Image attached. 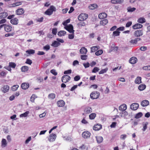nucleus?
<instances>
[{"instance_id": "obj_48", "label": "nucleus", "mask_w": 150, "mask_h": 150, "mask_svg": "<svg viewBox=\"0 0 150 150\" xmlns=\"http://www.w3.org/2000/svg\"><path fill=\"white\" fill-rule=\"evenodd\" d=\"M120 32L117 30L116 31H115L113 32V36H119L120 35Z\"/></svg>"}, {"instance_id": "obj_61", "label": "nucleus", "mask_w": 150, "mask_h": 150, "mask_svg": "<svg viewBox=\"0 0 150 150\" xmlns=\"http://www.w3.org/2000/svg\"><path fill=\"white\" fill-rule=\"evenodd\" d=\"M80 79V77L79 76L77 75L74 77V80L75 81H77Z\"/></svg>"}, {"instance_id": "obj_23", "label": "nucleus", "mask_w": 150, "mask_h": 150, "mask_svg": "<svg viewBox=\"0 0 150 150\" xmlns=\"http://www.w3.org/2000/svg\"><path fill=\"white\" fill-rule=\"evenodd\" d=\"M8 14L7 12H4L0 13V19L4 18L7 17Z\"/></svg>"}, {"instance_id": "obj_37", "label": "nucleus", "mask_w": 150, "mask_h": 150, "mask_svg": "<svg viewBox=\"0 0 150 150\" xmlns=\"http://www.w3.org/2000/svg\"><path fill=\"white\" fill-rule=\"evenodd\" d=\"M60 45V43L56 41H54L52 44L51 45L55 47H57Z\"/></svg>"}, {"instance_id": "obj_27", "label": "nucleus", "mask_w": 150, "mask_h": 150, "mask_svg": "<svg viewBox=\"0 0 150 150\" xmlns=\"http://www.w3.org/2000/svg\"><path fill=\"white\" fill-rule=\"evenodd\" d=\"M98 7V5L96 4H91L88 6V8L90 9L93 10L96 8Z\"/></svg>"}, {"instance_id": "obj_52", "label": "nucleus", "mask_w": 150, "mask_h": 150, "mask_svg": "<svg viewBox=\"0 0 150 150\" xmlns=\"http://www.w3.org/2000/svg\"><path fill=\"white\" fill-rule=\"evenodd\" d=\"M120 114H121V115L120 116L121 117H124L125 116H127L128 115V112L126 111H125L124 112H122V113H120Z\"/></svg>"}, {"instance_id": "obj_30", "label": "nucleus", "mask_w": 150, "mask_h": 150, "mask_svg": "<svg viewBox=\"0 0 150 150\" xmlns=\"http://www.w3.org/2000/svg\"><path fill=\"white\" fill-rule=\"evenodd\" d=\"M108 23V21L107 19H104L100 21V24L103 25H105Z\"/></svg>"}, {"instance_id": "obj_6", "label": "nucleus", "mask_w": 150, "mask_h": 150, "mask_svg": "<svg viewBox=\"0 0 150 150\" xmlns=\"http://www.w3.org/2000/svg\"><path fill=\"white\" fill-rule=\"evenodd\" d=\"M56 137L57 136L55 134L53 133L50 134L49 136V141L50 142H54L55 140Z\"/></svg>"}, {"instance_id": "obj_57", "label": "nucleus", "mask_w": 150, "mask_h": 150, "mask_svg": "<svg viewBox=\"0 0 150 150\" xmlns=\"http://www.w3.org/2000/svg\"><path fill=\"white\" fill-rule=\"evenodd\" d=\"M50 72L54 76H56L57 74V73L55 69H52L50 71Z\"/></svg>"}, {"instance_id": "obj_64", "label": "nucleus", "mask_w": 150, "mask_h": 150, "mask_svg": "<svg viewBox=\"0 0 150 150\" xmlns=\"http://www.w3.org/2000/svg\"><path fill=\"white\" fill-rule=\"evenodd\" d=\"M143 69L146 70H150V66L144 67H143Z\"/></svg>"}, {"instance_id": "obj_16", "label": "nucleus", "mask_w": 150, "mask_h": 150, "mask_svg": "<svg viewBox=\"0 0 150 150\" xmlns=\"http://www.w3.org/2000/svg\"><path fill=\"white\" fill-rule=\"evenodd\" d=\"M102 128V126L99 124H97L95 125L93 127V129L95 131H98Z\"/></svg>"}, {"instance_id": "obj_11", "label": "nucleus", "mask_w": 150, "mask_h": 150, "mask_svg": "<svg viewBox=\"0 0 150 150\" xmlns=\"http://www.w3.org/2000/svg\"><path fill=\"white\" fill-rule=\"evenodd\" d=\"M4 29L5 31L7 32H9L11 31L12 27L10 25L5 24V26L4 27Z\"/></svg>"}, {"instance_id": "obj_15", "label": "nucleus", "mask_w": 150, "mask_h": 150, "mask_svg": "<svg viewBox=\"0 0 150 150\" xmlns=\"http://www.w3.org/2000/svg\"><path fill=\"white\" fill-rule=\"evenodd\" d=\"M127 109V106L126 104H123L121 105L119 107V109L120 110L124 111Z\"/></svg>"}, {"instance_id": "obj_17", "label": "nucleus", "mask_w": 150, "mask_h": 150, "mask_svg": "<svg viewBox=\"0 0 150 150\" xmlns=\"http://www.w3.org/2000/svg\"><path fill=\"white\" fill-rule=\"evenodd\" d=\"M80 52L83 54H85L87 52V50L85 47H82L80 50Z\"/></svg>"}, {"instance_id": "obj_39", "label": "nucleus", "mask_w": 150, "mask_h": 150, "mask_svg": "<svg viewBox=\"0 0 150 150\" xmlns=\"http://www.w3.org/2000/svg\"><path fill=\"white\" fill-rule=\"evenodd\" d=\"M48 97L49 99H53L55 97V95L54 93H51L49 95Z\"/></svg>"}, {"instance_id": "obj_26", "label": "nucleus", "mask_w": 150, "mask_h": 150, "mask_svg": "<svg viewBox=\"0 0 150 150\" xmlns=\"http://www.w3.org/2000/svg\"><path fill=\"white\" fill-rule=\"evenodd\" d=\"M149 104V101L147 100H144L142 101L141 103V105L143 107H145L147 106Z\"/></svg>"}, {"instance_id": "obj_36", "label": "nucleus", "mask_w": 150, "mask_h": 150, "mask_svg": "<svg viewBox=\"0 0 150 150\" xmlns=\"http://www.w3.org/2000/svg\"><path fill=\"white\" fill-rule=\"evenodd\" d=\"M146 88V86L144 84H141L139 86L138 89L140 91L144 90Z\"/></svg>"}, {"instance_id": "obj_45", "label": "nucleus", "mask_w": 150, "mask_h": 150, "mask_svg": "<svg viewBox=\"0 0 150 150\" xmlns=\"http://www.w3.org/2000/svg\"><path fill=\"white\" fill-rule=\"evenodd\" d=\"M29 113V112L28 111H26L25 113L22 114L20 115V117H26L27 115H28V114Z\"/></svg>"}, {"instance_id": "obj_18", "label": "nucleus", "mask_w": 150, "mask_h": 150, "mask_svg": "<svg viewBox=\"0 0 150 150\" xmlns=\"http://www.w3.org/2000/svg\"><path fill=\"white\" fill-rule=\"evenodd\" d=\"M57 103L59 107H63L65 104L64 102L62 100H60L57 101Z\"/></svg>"}, {"instance_id": "obj_33", "label": "nucleus", "mask_w": 150, "mask_h": 150, "mask_svg": "<svg viewBox=\"0 0 150 150\" xmlns=\"http://www.w3.org/2000/svg\"><path fill=\"white\" fill-rule=\"evenodd\" d=\"M28 67L27 66H23L21 68V70L22 72H25L28 71Z\"/></svg>"}, {"instance_id": "obj_55", "label": "nucleus", "mask_w": 150, "mask_h": 150, "mask_svg": "<svg viewBox=\"0 0 150 150\" xmlns=\"http://www.w3.org/2000/svg\"><path fill=\"white\" fill-rule=\"evenodd\" d=\"M87 55H81V58L83 60H86L87 58Z\"/></svg>"}, {"instance_id": "obj_46", "label": "nucleus", "mask_w": 150, "mask_h": 150, "mask_svg": "<svg viewBox=\"0 0 150 150\" xmlns=\"http://www.w3.org/2000/svg\"><path fill=\"white\" fill-rule=\"evenodd\" d=\"M26 52L29 54H33L35 53V51L33 50H28L26 51Z\"/></svg>"}, {"instance_id": "obj_42", "label": "nucleus", "mask_w": 150, "mask_h": 150, "mask_svg": "<svg viewBox=\"0 0 150 150\" xmlns=\"http://www.w3.org/2000/svg\"><path fill=\"white\" fill-rule=\"evenodd\" d=\"M143 115V114L141 112H139L135 116V118L136 119H138L139 118L141 117Z\"/></svg>"}, {"instance_id": "obj_32", "label": "nucleus", "mask_w": 150, "mask_h": 150, "mask_svg": "<svg viewBox=\"0 0 150 150\" xmlns=\"http://www.w3.org/2000/svg\"><path fill=\"white\" fill-rule=\"evenodd\" d=\"M97 142L98 143H100L102 142L103 140L102 137L101 136H96V137Z\"/></svg>"}, {"instance_id": "obj_25", "label": "nucleus", "mask_w": 150, "mask_h": 150, "mask_svg": "<svg viewBox=\"0 0 150 150\" xmlns=\"http://www.w3.org/2000/svg\"><path fill=\"white\" fill-rule=\"evenodd\" d=\"M99 48V46H95L91 47V52H93L97 51Z\"/></svg>"}, {"instance_id": "obj_49", "label": "nucleus", "mask_w": 150, "mask_h": 150, "mask_svg": "<svg viewBox=\"0 0 150 150\" xmlns=\"http://www.w3.org/2000/svg\"><path fill=\"white\" fill-rule=\"evenodd\" d=\"M37 97L35 94H33L30 97V100L31 102L34 103L35 99Z\"/></svg>"}, {"instance_id": "obj_63", "label": "nucleus", "mask_w": 150, "mask_h": 150, "mask_svg": "<svg viewBox=\"0 0 150 150\" xmlns=\"http://www.w3.org/2000/svg\"><path fill=\"white\" fill-rule=\"evenodd\" d=\"M50 46L49 45H46L43 47V49L44 50L47 51L50 49Z\"/></svg>"}, {"instance_id": "obj_60", "label": "nucleus", "mask_w": 150, "mask_h": 150, "mask_svg": "<svg viewBox=\"0 0 150 150\" xmlns=\"http://www.w3.org/2000/svg\"><path fill=\"white\" fill-rule=\"evenodd\" d=\"M14 35V33H8L5 35V36L6 37H8L10 36H13Z\"/></svg>"}, {"instance_id": "obj_44", "label": "nucleus", "mask_w": 150, "mask_h": 150, "mask_svg": "<svg viewBox=\"0 0 150 150\" xmlns=\"http://www.w3.org/2000/svg\"><path fill=\"white\" fill-rule=\"evenodd\" d=\"M96 114L95 113H92L89 115V119L91 120L94 119L96 117Z\"/></svg>"}, {"instance_id": "obj_1", "label": "nucleus", "mask_w": 150, "mask_h": 150, "mask_svg": "<svg viewBox=\"0 0 150 150\" xmlns=\"http://www.w3.org/2000/svg\"><path fill=\"white\" fill-rule=\"evenodd\" d=\"M56 9L55 7L53 6H51L50 8H48L44 13V14L46 15L50 16L52 15L54 11H55Z\"/></svg>"}, {"instance_id": "obj_34", "label": "nucleus", "mask_w": 150, "mask_h": 150, "mask_svg": "<svg viewBox=\"0 0 150 150\" xmlns=\"http://www.w3.org/2000/svg\"><path fill=\"white\" fill-rule=\"evenodd\" d=\"M66 32L64 30H61L59 31L58 33V35L59 36H64L66 34Z\"/></svg>"}, {"instance_id": "obj_12", "label": "nucleus", "mask_w": 150, "mask_h": 150, "mask_svg": "<svg viewBox=\"0 0 150 150\" xmlns=\"http://www.w3.org/2000/svg\"><path fill=\"white\" fill-rule=\"evenodd\" d=\"M139 105L138 103H134L132 104L130 106L131 109L133 110H136L138 108Z\"/></svg>"}, {"instance_id": "obj_59", "label": "nucleus", "mask_w": 150, "mask_h": 150, "mask_svg": "<svg viewBox=\"0 0 150 150\" xmlns=\"http://www.w3.org/2000/svg\"><path fill=\"white\" fill-rule=\"evenodd\" d=\"M25 63L29 65H31L32 63V61L29 59H27L25 62Z\"/></svg>"}, {"instance_id": "obj_5", "label": "nucleus", "mask_w": 150, "mask_h": 150, "mask_svg": "<svg viewBox=\"0 0 150 150\" xmlns=\"http://www.w3.org/2000/svg\"><path fill=\"white\" fill-rule=\"evenodd\" d=\"M91 135V134L89 132L85 131L83 132L82 136L84 139H87L90 138Z\"/></svg>"}, {"instance_id": "obj_43", "label": "nucleus", "mask_w": 150, "mask_h": 150, "mask_svg": "<svg viewBox=\"0 0 150 150\" xmlns=\"http://www.w3.org/2000/svg\"><path fill=\"white\" fill-rule=\"evenodd\" d=\"M136 9V8H135L133 7L132 8L131 7L129 6L127 8V10L128 12H133L134 11H135Z\"/></svg>"}, {"instance_id": "obj_21", "label": "nucleus", "mask_w": 150, "mask_h": 150, "mask_svg": "<svg viewBox=\"0 0 150 150\" xmlns=\"http://www.w3.org/2000/svg\"><path fill=\"white\" fill-rule=\"evenodd\" d=\"M141 40L142 39L140 38H137L131 40L130 42L132 44H136L138 41Z\"/></svg>"}, {"instance_id": "obj_50", "label": "nucleus", "mask_w": 150, "mask_h": 150, "mask_svg": "<svg viewBox=\"0 0 150 150\" xmlns=\"http://www.w3.org/2000/svg\"><path fill=\"white\" fill-rule=\"evenodd\" d=\"M19 87V86L18 85H16L13 86L12 87V90L13 91H16L18 87Z\"/></svg>"}, {"instance_id": "obj_53", "label": "nucleus", "mask_w": 150, "mask_h": 150, "mask_svg": "<svg viewBox=\"0 0 150 150\" xmlns=\"http://www.w3.org/2000/svg\"><path fill=\"white\" fill-rule=\"evenodd\" d=\"M21 4V2L20 1L17 2L13 3L12 5L13 6H19Z\"/></svg>"}, {"instance_id": "obj_31", "label": "nucleus", "mask_w": 150, "mask_h": 150, "mask_svg": "<svg viewBox=\"0 0 150 150\" xmlns=\"http://www.w3.org/2000/svg\"><path fill=\"white\" fill-rule=\"evenodd\" d=\"M145 19L143 17L139 18L137 20V22L141 23H143L146 22Z\"/></svg>"}, {"instance_id": "obj_24", "label": "nucleus", "mask_w": 150, "mask_h": 150, "mask_svg": "<svg viewBox=\"0 0 150 150\" xmlns=\"http://www.w3.org/2000/svg\"><path fill=\"white\" fill-rule=\"evenodd\" d=\"M11 23L13 25H17L18 23V20L16 18L11 19L10 21Z\"/></svg>"}, {"instance_id": "obj_7", "label": "nucleus", "mask_w": 150, "mask_h": 150, "mask_svg": "<svg viewBox=\"0 0 150 150\" xmlns=\"http://www.w3.org/2000/svg\"><path fill=\"white\" fill-rule=\"evenodd\" d=\"M65 29L70 33H74V30H73V27L72 25L70 24L69 25L67 26Z\"/></svg>"}, {"instance_id": "obj_20", "label": "nucleus", "mask_w": 150, "mask_h": 150, "mask_svg": "<svg viewBox=\"0 0 150 150\" xmlns=\"http://www.w3.org/2000/svg\"><path fill=\"white\" fill-rule=\"evenodd\" d=\"M142 27L143 25L142 24L137 23L134 25L132 26V28L134 29H136L141 28H142Z\"/></svg>"}, {"instance_id": "obj_38", "label": "nucleus", "mask_w": 150, "mask_h": 150, "mask_svg": "<svg viewBox=\"0 0 150 150\" xmlns=\"http://www.w3.org/2000/svg\"><path fill=\"white\" fill-rule=\"evenodd\" d=\"M141 77H137L135 81V82L136 83L140 84L141 83Z\"/></svg>"}, {"instance_id": "obj_56", "label": "nucleus", "mask_w": 150, "mask_h": 150, "mask_svg": "<svg viewBox=\"0 0 150 150\" xmlns=\"http://www.w3.org/2000/svg\"><path fill=\"white\" fill-rule=\"evenodd\" d=\"M70 19H68L63 22L62 24L64 26H66L68 23H69L70 22Z\"/></svg>"}, {"instance_id": "obj_22", "label": "nucleus", "mask_w": 150, "mask_h": 150, "mask_svg": "<svg viewBox=\"0 0 150 150\" xmlns=\"http://www.w3.org/2000/svg\"><path fill=\"white\" fill-rule=\"evenodd\" d=\"M107 14L105 13H100L98 15V17L100 19H103L106 18L107 17Z\"/></svg>"}, {"instance_id": "obj_14", "label": "nucleus", "mask_w": 150, "mask_h": 150, "mask_svg": "<svg viewBox=\"0 0 150 150\" xmlns=\"http://www.w3.org/2000/svg\"><path fill=\"white\" fill-rule=\"evenodd\" d=\"M21 86L23 89L26 90L28 88L29 84L28 83H23L21 84Z\"/></svg>"}, {"instance_id": "obj_4", "label": "nucleus", "mask_w": 150, "mask_h": 150, "mask_svg": "<svg viewBox=\"0 0 150 150\" xmlns=\"http://www.w3.org/2000/svg\"><path fill=\"white\" fill-rule=\"evenodd\" d=\"M100 95L99 93L97 91H94L91 93L90 97L92 99H96L98 98Z\"/></svg>"}, {"instance_id": "obj_41", "label": "nucleus", "mask_w": 150, "mask_h": 150, "mask_svg": "<svg viewBox=\"0 0 150 150\" xmlns=\"http://www.w3.org/2000/svg\"><path fill=\"white\" fill-rule=\"evenodd\" d=\"M108 68H106L105 69H102L99 72V74H103L105 73L108 70Z\"/></svg>"}, {"instance_id": "obj_2", "label": "nucleus", "mask_w": 150, "mask_h": 150, "mask_svg": "<svg viewBox=\"0 0 150 150\" xmlns=\"http://www.w3.org/2000/svg\"><path fill=\"white\" fill-rule=\"evenodd\" d=\"M71 78V77L69 76L68 75H64L62 77V81L63 83H66L70 81Z\"/></svg>"}, {"instance_id": "obj_54", "label": "nucleus", "mask_w": 150, "mask_h": 150, "mask_svg": "<svg viewBox=\"0 0 150 150\" xmlns=\"http://www.w3.org/2000/svg\"><path fill=\"white\" fill-rule=\"evenodd\" d=\"M57 31V29L56 28H53L52 30V33L54 35H56Z\"/></svg>"}, {"instance_id": "obj_28", "label": "nucleus", "mask_w": 150, "mask_h": 150, "mask_svg": "<svg viewBox=\"0 0 150 150\" xmlns=\"http://www.w3.org/2000/svg\"><path fill=\"white\" fill-rule=\"evenodd\" d=\"M7 145L6 141L5 139H3L1 141V146L2 148L5 147Z\"/></svg>"}, {"instance_id": "obj_51", "label": "nucleus", "mask_w": 150, "mask_h": 150, "mask_svg": "<svg viewBox=\"0 0 150 150\" xmlns=\"http://www.w3.org/2000/svg\"><path fill=\"white\" fill-rule=\"evenodd\" d=\"M99 70V68L97 67H95L93 69V70L92 71V73H96Z\"/></svg>"}, {"instance_id": "obj_35", "label": "nucleus", "mask_w": 150, "mask_h": 150, "mask_svg": "<svg viewBox=\"0 0 150 150\" xmlns=\"http://www.w3.org/2000/svg\"><path fill=\"white\" fill-rule=\"evenodd\" d=\"M80 21L79 23H78L77 25L78 27H80L82 26H84L85 25V23L83 21Z\"/></svg>"}, {"instance_id": "obj_10", "label": "nucleus", "mask_w": 150, "mask_h": 150, "mask_svg": "<svg viewBox=\"0 0 150 150\" xmlns=\"http://www.w3.org/2000/svg\"><path fill=\"white\" fill-rule=\"evenodd\" d=\"M134 35L137 37H139L143 35V31L141 30H136L134 33Z\"/></svg>"}, {"instance_id": "obj_19", "label": "nucleus", "mask_w": 150, "mask_h": 150, "mask_svg": "<svg viewBox=\"0 0 150 150\" xmlns=\"http://www.w3.org/2000/svg\"><path fill=\"white\" fill-rule=\"evenodd\" d=\"M137 58L135 57H132L130 58L129 60V62L131 64H134L136 63L137 61Z\"/></svg>"}, {"instance_id": "obj_3", "label": "nucleus", "mask_w": 150, "mask_h": 150, "mask_svg": "<svg viewBox=\"0 0 150 150\" xmlns=\"http://www.w3.org/2000/svg\"><path fill=\"white\" fill-rule=\"evenodd\" d=\"M88 17L87 14L85 13H81L78 17V19L79 21H83L86 20Z\"/></svg>"}, {"instance_id": "obj_8", "label": "nucleus", "mask_w": 150, "mask_h": 150, "mask_svg": "<svg viewBox=\"0 0 150 150\" xmlns=\"http://www.w3.org/2000/svg\"><path fill=\"white\" fill-rule=\"evenodd\" d=\"M9 89V87L8 85H4L1 88V90L2 91L5 93L8 91Z\"/></svg>"}, {"instance_id": "obj_47", "label": "nucleus", "mask_w": 150, "mask_h": 150, "mask_svg": "<svg viewBox=\"0 0 150 150\" xmlns=\"http://www.w3.org/2000/svg\"><path fill=\"white\" fill-rule=\"evenodd\" d=\"M103 53V51L102 50H100L95 52V54L96 56H99Z\"/></svg>"}, {"instance_id": "obj_40", "label": "nucleus", "mask_w": 150, "mask_h": 150, "mask_svg": "<svg viewBox=\"0 0 150 150\" xmlns=\"http://www.w3.org/2000/svg\"><path fill=\"white\" fill-rule=\"evenodd\" d=\"M16 66V64L13 62H10L9 63V67L15 68Z\"/></svg>"}, {"instance_id": "obj_9", "label": "nucleus", "mask_w": 150, "mask_h": 150, "mask_svg": "<svg viewBox=\"0 0 150 150\" xmlns=\"http://www.w3.org/2000/svg\"><path fill=\"white\" fill-rule=\"evenodd\" d=\"M25 12L23 8H18L16 11V13L18 15H22Z\"/></svg>"}, {"instance_id": "obj_13", "label": "nucleus", "mask_w": 150, "mask_h": 150, "mask_svg": "<svg viewBox=\"0 0 150 150\" xmlns=\"http://www.w3.org/2000/svg\"><path fill=\"white\" fill-rule=\"evenodd\" d=\"M124 0H111V3L114 4H122Z\"/></svg>"}, {"instance_id": "obj_58", "label": "nucleus", "mask_w": 150, "mask_h": 150, "mask_svg": "<svg viewBox=\"0 0 150 150\" xmlns=\"http://www.w3.org/2000/svg\"><path fill=\"white\" fill-rule=\"evenodd\" d=\"M72 70L71 69H69L68 70L65 71L64 74H70L71 73Z\"/></svg>"}, {"instance_id": "obj_29", "label": "nucleus", "mask_w": 150, "mask_h": 150, "mask_svg": "<svg viewBox=\"0 0 150 150\" xmlns=\"http://www.w3.org/2000/svg\"><path fill=\"white\" fill-rule=\"evenodd\" d=\"M84 112L86 114H89L92 112V109L90 107H87L85 109Z\"/></svg>"}, {"instance_id": "obj_62", "label": "nucleus", "mask_w": 150, "mask_h": 150, "mask_svg": "<svg viewBox=\"0 0 150 150\" xmlns=\"http://www.w3.org/2000/svg\"><path fill=\"white\" fill-rule=\"evenodd\" d=\"M7 73L6 72L2 71L0 72V75L1 76L4 77L6 76Z\"/></svg>"}]
</instances>
